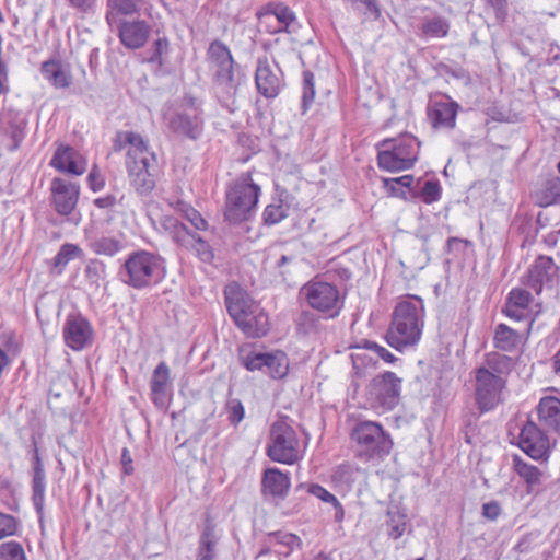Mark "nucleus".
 I'll use <instances>...</instances> for the list:
<instances>
[{"mask_svg":"<svg viewBox=\"0 0 560 560\" xmlns=\"http://www.w3.org/2000/svg\"><path fill=\"white\" fill-rule=\"evenodd\" d=\"M125 149L130 184L139 195L147 196L155 187L156 155L149 149L142 136L133 131H119L116 135L114 150Z\"/></svg>","mask_w":560,"mask_h":560,"instance_id":"f257e3e1","label":"nucleus"},{"mask_svg":"<svg viewBox=\"0 0 560 560\" xmlns=\"http://www.w3.org/2000/svg\"><path fill=\"white\" fill-rule=\"evenodd\" d=\"M424 326V305L421 298L408 295L400 300L393 313L392 324L386 334L387 343L402 351L417 345Z\"/></svg>","mask_w":560,"mask_h":560,"instance_id":"f03ea898","label":"nucleus"},{"mask_svg":"<svg viewBox=\"0 0 560 560\" xmlns=\"http://www.w3.org/2000/svg\"><path fill=\"white\" fill-rule=\"evenodd\" d=\"M166 276L165 260L159 254L139 249L130 253L119 269L120 281L136 290L159 284Z\"/></svg>","mask_w":560,"mask_h":560,"instance_id":"7ed1b4c3","label":"nucleus"},{"mask_svg":"<svg viewBox=\"0 0 560 560\" xmlns=\"http://www.w3.org/2000/svg\"><path fill=\"white\" fill-rule=\"evenodd\" d=\"M207 61L213 75L215 93L222 102L228 103L237 90L231 50L221 40H213L207 51Z\"/></svg>","mask_w":560,"mask_h":560,"instance_id":"20e7f679","label":"nucleus"},{"mask_svg":"<svg viewBox=\"0 0 560 560\" xmlns=\"http://www.w3.org/2000/svg\"><path fill=\"white\" fill-rule=\"evenodd\" d=\"M420 143L412 135L385 139L377 143V166L386 172H401L413 166Z\"/></svg>","mask_w":560,"mask_h":560,"instance_id":"39448f33","label":"nucleus"},{"mask_svg":"<svg viewBox=\"0 0 560 560\" xmlns=\"http://www.w3.org/2000/svg\"><path fill=\"white\" fill-rule=\"evenodd\" d=\"M260 187L253 183L250 173H244L226 191L225 220L240 223L248 220L256 209Z\"/></svg>","mask_w":560,"mask_h":560,"instance_id":"423d86ee","label":"nucleus"},{"mask_svg":"<svg viewBox=\"0 0 560 560\" xmlns=\"http://www.w3.org/2000/svg\"><path fill=\"white\" fill-rule=\"evenodd\" d=\"M351 442L355 455L363 462L383 458L389 454L393 442L383 428L373 421H362L351 431Z\"/></svg>","mask_w":560,"mask_h":560,"instance_id":"0eeeda50","label":"nucleus"},{"mask_svg":"<svg viewBox=\"0 0 560 560\" xmlns=\"http://www.w3.org/2000/svg\"><path fill=\"white\" fill-rule=\"evenodd\" d=\"M267 455L271 460L287 465L295 464L302 458L296 432L284 419L271 425Z\"/></svg>","mask_w":560,"mask_h":560,"instance_id":"6e6552de","label":"nucleus"},{"mask_svg":"<svg viewBox=\"0 0 560 560\" xmlns=\"http://www.w3.org/2000/svg\"><path fill=\"white\" fill-rule=\"evenodd\" d=\"M301 293L312 308L325 313L327 318L339 315L343 305L339 290L328 282L310 281L302 288Z\"/></svg>","mask_w":560,"mask_h":560,"instance_id":"1a4fd4ad","label":"nucleus"},{"mask_svg":"<svg viewBox=\"0 0 560 560\" xmlns=\"http://www.w3.org/2000/svg\"><path fill=\"white\" fill-rule=\"evenodd\" d=\"M161 225L174 242L195 254L202 261H210L213 258L209 244L196 233L190 232L176 218L165 215L161 220Z\"/></svg>","mask_w":560,"mask_h":560,"instance_id":"9d476101","label":"nucleus"},{"mask_svg":"<svg viewBox=\"0 0 560 560\" xmlns=\"http://www.w3.org/2000/svg\"><path fill=\"white\" fill-rule=\"evenodd\" d=\"M400 392L401 380L395 373L388 371L371 381L368 387V397L372 407L392 410L399 402Z\"/></svg>","mask_w":560,"mask_h":560,"instance_id":"9b49d317","label":"nucleus"},{"mask_svg":"<svg viewBox=\"0 0 560 560\" xmlns=\"http://www.w3.org/2000/svg\"><path fill=\"white\" fill-rule=\"evenodd\" d=\"M506 380L493 375L489 369H477L476 371V402L481 412L494 409L502 401V392Z\"/></svg>","mask_w":560,"mask_h":560,"instance_id":"f8f14e48","label":"nucleus"},{"mask_svg":"<svg viewBox=\"0 0 560 560\" xmlns=\"http://www.w3.org/2000/svg\"><path fill=\"white\" fill-rule=\"evenodd\" d=\"M545 430L533 421H527L518 435V446L536 460H547L550 454V440Z\"/></svg>","mask_w":560,"mask_h":560,"instance_id":"ddd939ff","label":"nucleus"},{"mask_svg":"<svg viewBox=\"0 0 560 560\" xmlns=\"http://www.w3.org/2000/svg\"><path fill=\"white\" fill-rule=\"evenodd\" d=\"M248 371L264 370L272 378H282L288 374L289 360L283 351L268 353H248L243 358Z\"/></svg>","mask_w":560,"mask_h":560,"instance_id":"4468645a","label":"nucleus"},{"mask_svg":"<svg viewBox=\"0 0 560 560\" xmlns=\"http://www.w3.org/2000/svg\"><path fill=\"white\" fill-rule=\"evenodd\" d=\"M558 280V266L552 258L539 256L528 269L525 284L539 294L545 287L552 288L557 284Z\"/></svg>","mask_w":560,"mask_h":560,"instance_id":"2eb2a0df","label":"nucleus"},{"mask_svg":"<svg viewBox=\"0 0 560 560\" xmlns=\"http://www.w3.org/2000/svg\"><path fill=\"white\" fill-rule=\"evenodd\" d=\"M52 205L60 215H69L77 207L80 186L65 178H54L50 184Z\"/></svg>","mask_w":560,"mask_h":560,"instance_id":"dca6fc26","label":"nucleus"},{"mask_svg":"<svg viewBox=\"0 0 560 560\" xmlns=\"http://www.w3.org/2000/svg\"><path fill=\"white\" fill-rule=\"evenodd\" d=\"M255 82L260 94L273 98L282 88L281 70L267 57L258 58Z\"/></svg>","mask_w":560,"mask_h":560,"instance_id":"f3484780","label":"nucleus"},{"mask_svg":"<svg viewBox=\"0 0 560 560\" xmlns=\"http://www.w3.org/2000/svg\"><path fill=\"white\" fill-rule=\"evenodd\" d=\"M225 305L230 316L235 325L243 323L248 311L255 308L258 304L244 291L240 284L232 282L224 289Z\"/></svg>","mask_w":560,"mask_h":560,"instance_id":"a211bd4d","label":"nucleus"},{"mask_svg":"<svg viewBox=\"0 0 560 560\" xmlns=\"http://www.w3.org/2000/svg\"><path fill=\"white\" fill-rule=\"evenodd\" d=\"M63 338L71 349L82 350L92 342V326L81 315H69L63 327Z\"/></svg>","mask_w":560,"mask_h":560,"instance_id":"6ab92c4d","label":"nucleus"},{"mask_svg":"<svg viewBox=\"0 0 560 560\" xmlns=\"http://www.w3.org/2000/svg\"><path fill=\"white\" fill-rule=\"evenodd\" d=\"M115 26L118 28L120 43L128 49L144 46L151 33V26L143 20H124Z\"/></svg>","mask_w":560,"mask_h":560,"instance_id":"aec40b11","label":"nucleus"},{"mask_svg":"<svg viewBox=\"0 0 560 560\" xmlns=\"http://www.w3.org/2000/svg\"><path fill=\"white\" fill-rule=\"evenodd\" d=\"M56 170L80 176L88 168L86 159L70 145H59L50 161Z\"/></svg>","mask_w":560,"mask_h":560,"instance_id":"412c9836","label":"nucleus"},{"mask_svg":"<svg viewBox=\"0 0 560 560\" xmlns=\"http://www.w3.org/2000/svg\"><path fill=\"white\" fill-rule=\"evenodd\" d=\"M459 105L445 96L441 101H434L428 108V117L434 129H453L456 125V117Z\"/></svg>","mask_w":560,"mask_h":560,"instance_id":"4be33fe9","label":"nucleus"},{"mask_svg":"<svg viewBox=\"0 0 560 560\" xmlns=\"http://www.w3.org/2000/svg\"><path fill=\"white\" fill-rule=\"evenodd\" d=\"M189 103L194 109L192 114L177 113L168 120V128L176 135L185 136L190 139H197L202 131V119L199 116L198 108L192 98Z\"/></svg>","mask_w":560,"mask_h":560,"instance_id":"5701e85b","label":"nucleus"},{"mask_svg":"<svg viewBox=\"0 0 560 560\" xmlns=\"http://www.w3.org/2000/svg\"><path fill=\"white\" fill-rule=\"evenodd\" d=\"M539 425L546 432L560 435V399L555 396L542 397L537 406Z\"/></svg>","mask_w":560,"mask_h":560,"instance_id":"b1692460","label":"nucleus"},{"mask_svg":"<svg viewBox=\"0 0 560 560\" xmlns=\"http://www.w3.org/2000/svg\"><path fill=\"white\" fill-rule=\"evenodd\" d=\"M514 471L524 480L526 483L527 492H537L544 482L547 480L548 475L546 471L539 469L525 462L521 456L514 455L512 459Z\"/></svg>","mask_w":560,"mask_h":560,"instance_id":"393cba45","label":"nucleus"},{"mask_svg":"<svg viewBox=\"0 0 560 560\" xmlns=\"http://www.w3.org/2000/svg\"><path fill=\"white\" fill-rule=\"evenodd\" d=\"M171 385V371L165 362L159 363L154 369L150 389L153 402L159 407H165L167 401L168 388Z\"/></svg>","mask_w":560,"mask_h":560,"instance_id":"a878e982","label":"nucleus"},{"mask_svg":"<svg viewBox=\"0 0 560 560\" xmlns=\"http://www.w3.org/2000/svg\"><path fill=\"white\" fill-rule=\"evenodd\" d=\"M248 312V316H245L243 323H238L236 326L249 338H259L265 336L269 330L268 314L259 306V304Z\"/></svg>","mask_w":560,"mask_h":560,"instance_id":"bb28decb","label":"nucleus"},{"mask_svg":"<svg viewBox=\"0 0 560 560\" xmlns=\"http://www.w3.org/2000/svg\"><path fill=\"white\" fill-rule=\"evenodd\" d=\"M144 0H106L105 20L110 28L120 21L121 18L138 13Z\"/></svg>","mask_w":560,"mask_h":560,"instance_id":"cd10ccee","label":"nucleus"},{"mask_svg":"<svg viewBox=\"0 0 560 560\" xmlns=\"http://www.w3.org/2000/svg\"><path fill=\"white\" fill-rule=\"evenodd\" d=\"M42 74L54 88L66 89L71 84L72 78L68 68L58 61H46L42 67Z\"/></svg>","mask_w":560,"mask_h":560,"instance_id":"c85d7f7f","label":"nucleus"},{"mask_svg":"<svg viewBox=\"0 0 560 560\" xmlns=\"http://www.w3.org/2000/svg\"><path fill=\"white\" fill-rule=\"evenodd\" d=\"M262 487L266 493L282 497L290 488V478L278 468H268L264 474Z\"/></svg>","mask_w":560,"mask_h":560,"instance_id":"c756f323","label":"nucleus"},{"mask_svg":"<svg viewBox=\"0 0 560 560\" xmlns=\"http://www.w3.org/2000/svg\"><path fill=\"white\" fill-rule=\"evenodd\" d=\"M532 302V294L524 289H513L508 296L504 313L514 319H522Z\"/></svg>","mask_w":560,"mask_h":560,"instance_id":"7c9ffc66","label":"nucleus"},{"mask_svg":"<svg viewBox=\"0 0 560 560\" xmlns=\"http://www.w3.org/2000/svg\"><path fill=\"white\" fill-rule=\"evenodd\" d=\"M276 19L278 26L273 30L275 33L287 31L288 27L295 21L294 12L282 3L270 4L265 12L260 14V19L266 21Z\"/></svg>","mask_w":560,"mask_h":560,"instance_id":"2f4dec72","label":"nucleus"},{"mask_svg":"<svg viewBox=\"0 0 560 560\" xmlns=\"http://www.w3.org/2000/svg\"><path fill=\"white\" fill-rule=\"evenodd\" d=\"M218 541L219 536L215 532V525L210 518H207L205 522L203 530L199 538L197 555L214 559L217 555L215 547Z\"/></svg>","mask_w":560,"mask_h":560,"instance_id":"473e14b6","label":"nucleus"},{"mask_svg":"<svg viewBox=\"0 0 560 560\" xmlns=\"http://www.w3.org/2000/svg\"><path fill=\"white\" fill-rule=\"evenodd\" d=\"M90 248L96 255L113 257L124 248V244L117 236L101 235L90 242Z\"/></svg>","mask_w":560,"mask_h":560,"instance_id":"72a5a7b5","label":"nucleus"},{"mask_svg":"<svg viewBox=\"0 0 560 560\" xmlns=\"http://www.w3.org/2000/svg\"><path fill=\"white\" fill-rule=\"evenodd\" d=\"M513 366L514 361L511 357L499 352H490L486 355L485 365L479 369H489L493 372V375H499L506 380Z\"/></svg>","mask_w":560,"mask_h":560,"instance_id":"f704fd0d","label":"nucleus"},{"mask_svg":"<svg viewBox=\"0 0 560 560\" xmlns=\"http://www.w3.org/2000/svg\"><path fill=\"white\" fill-rule=\"evenodd\" d=\"M520 334L505 324H499L494 331L493 343L497 349L512 351L520 342Z\"/></svg>","mask_w":560,"mask_h":560,"instance_id":"c9c22d12","label":"nucleus"},{"mask_svg":"<svg viewBox=\"0 0 560 560\" xmlns=\"http://www.w3.org/2000/svg\"><path fill=\"white\" fill-rule=\"evenodd\" d=\"M84 256L83 250L80 246L66 243L63 244L57 255L52 259V268L57 269V273H61L66 265L77 258H82Z\"/></svg>","mask_w":560,"mask_h":560,"instance_id":"e433bc0d","label":"nucleus"},{"mask_svg":"<svg viewBox=\"0 0 560 560\" xmlns=\"http://www.w3.org/2000/svg\"><path fill=\"white\" fill-rule=\"evenodd\" d=\"M306 487H307L308 493L318 498L323 502L330 503L334 506V509H335L334 517H335L336 522H341L343 520V517H345L343 508H342L341 503L338 501V499L332 493H330L328 490H326L325 488H323L322 486L316 485V483H311V485H307Z\"/></svg>","mask_w":560,"mask_h":560,"instance_id":"4c0bfd02","label":"nucleus"},{"mask_svg":"<svg viewBox=\"0 0 560 560\" xmlns=\"http://www.w3.org/2000/svg\"><path fill=\"white\" fill-rule=\"evenodd\" d=\"M450 30V23L446 19L434 16L428 19L422 24V32L430 37L442 38L445 37Z\"/></svg>","mask_w":560,"mask_h":560,"instance_id":"58836bf2","label":"nucleus"},{"mask_svg":"<svg viewBox=\"0 0 560 560\" xmlns=\"http://www.w3.org/2000/svg\"><path fill=\"white\" fill-rule=\"evenodd\" d=\"M289 207L282 200L277 203L268 205L264 211V222L268 225H273L282 221L288 215Z\"/></svg>","mask_w":560,"mask_h":560,"instance_id":"ea45409f","label":"nucleus"},{"mask_svg":"<svg viewBox=\"0 0 560 560\" xmlns=\"http://www.w3.org/2000/svg\"><path fill=\"white\" fill-rule=\"evenodd\" d=\"M388 534L394 539L399 538L404 532L406 530V515L401 514L399 511H388Z\"/></svg>","mask_w":560,"mask_h":560,"instance_id":"a19ab883","label":"nucleus"},{"mask_svg":"<svg viewBox=\"0 0 560 560\" xmlns=\"http://www.w3.org/2000/svg\"><path fill=\"white\" fill-rule=\"evenodd\" d=\"M298 330L304 335L317 331L319 318L312 312H302L296 319Z\"/></svg>","mask_w":560,"mask_h":560,"instance_id":"79ce46f5","label":"nucleus"},{"mask_svg":"<svg viewBox=\"0 0 560 560\" xmlns=\"http://www.w3.org/2000/svg\"><path fill=\"white\" fill-rule=\"evenodd\" d=\"M0 560H25L22 546L15 541L0 545Z\"/></svg>","mask_w":560,"mask_h":560,"instance_id":"37998d69","label":"nucleus"},{"mask_svg":"<svg viewBox=\"0 0 560 560\" xmlns=\"http://www.w3.org/2000/svg\"><path fill=\"white\" fill-rule=\"evenodd\" d=\"M225 410L228 415V420L234 425L238 424L243 420L245 415L244 406L242 401L237 398L229 399L226 402Z\"/></svg>","mask_w":560,"mask_h":560,"instance_id":"c03bdc74","label":"nucleus"},{"mask_svg":"<svg viewBox=\"0 0 560 560\" xmlns=\"http://www.w3.org/2000/svg\"><path fill=\"white\" fill-rule=\"evenodd\" d=\"M314 74L310 71L303 72V96L302 103L304 110L307 109L310 104L313 103L315 97V86H314Z\"/></svg>","mask_w":560,"mask_h":560,"instance_id":"a18cd8bd","label":"nucleus"},{"mask_svg":"<svg viewBox=\"0 0 560 560\" xmlns=\"http://www.w3.org/2000/svg\"><path fill=\"white\" fill-rule=\"evenodd\" d=\"M413 182V176L404 175L397 178H387L384 180L385 187L392 191L393 195L400 197L405 196V191L401 190L398 186L401 187H410Z\"/></svg>","mask_w":560,"mask_h":560,"instance_id":"49530a36","label":"nucleus"},{"mask_svg":"<svg viewBox=\"0 0 560 560\" xmlns=\"http://www.w3.org/2000/svg\"><path fill=\"white\" fill-rule=\"evenodd\" d=\"M279 545H282L288 548L287 551L279 550L280 553L289 555L294 549L299 548L301 546V539L291 533H275L271 535Z\"/></svg>","mask_w":560,"mask_h":560,"instance_id":"de8ad7c7","label":"nucleus"},{"mask_svg":"<svg viewBox=\"0 0 560 560\" xmlns=\"http://www.w3.org/2000/svg\"><path fill=\"white\" fill-rule=\"evenodd\" d=\"M423 202L430 205L441 198V186L438 180H427L421 189Z\"/></svg>","mask_w":560,"mask_h":560,"instance_id":"09e8293b","label":"nucleus"},{"mask_svg":"<svg viewBox=\"0 0 560 560\" xmlns=\"http://www.w3.org/2000/svg\"><path fill=\"white\" fill-rule=\"evenodd\" d=\"M0 348L10 355H16L20 350V342L18 337L12 332H4L0 336Z\"/></svg>","mask_w":560,"mask_h":560,"instance_id":"8fccbe9b","label":"nucleus"},{"mask_svg":"<svg viewBox=\"0 0 560 560\" xmlns=\"http://www.w3.org/2000/svg\"><path fill=\"white\" fill-rule=\"evenodd\" d=\"M18 528L16 521L13 516L0 513V539L14 535Z\"/></svg>","mask_w":560,"mask_h":560,"instance_id":"3c124183","label":"nucleus"},{"mask_svg":"<svg viewBox=\"0 0 560 560\" xmlns=\"http://www.w3.org/2000/svg\"><path fill=\"white\" fill-rule=\"evenodd\" d=\"M486 2L492 8L497 21L499 23L505 22L509 13V0H486Z\"/></svg>","mask_w":560,"mask_h":560,"instance_id":"603ef678","label":"nucleus"},{"mask_svg":"<svg viewBox=\"0 0 560 560\" xmlns=\"http://www.w3.org/2000/svg\"><path fill=\"white\" fill-rule=\"evenodd\" d=\"M88 183L93 191H100L105 186V178L100 168L94 165L88 175Z\"/></svg>","mask_w":560,"mask_h":560,"instance_id":"864d4df0","label":"nucleus"},{"mask_svg":"<svg viewBox=\"0 0 560 560\" xmlns=\"http://www.w3.org/2000/svg\"><path fill=\"white\" fill-rule=\"evenodd\" d=\"M185 217L197 230L203 231L208 228L207 221L196 209L191 207H187L185 210Z\"/></svg>","mask_w":560,"mask_h":560,"instance_id":"5fc2aeb1","label":"nucleus"},{"mask_svg":"<svg viewBox=\"0 0 560 560\" xmlns=\"http://www.w3.org/2000/svg\"><path fill=\"white\" fill-rule=\"evenodd\" d=\"M103 271L104 265L101 261L90 260L85 267V277L93 282H97Z\"/></svg>","mask_w":560,"mask_h":560,"instance_id":"6e6d98bb","label":"nucleus"},{"mask_svg":"<svg viewBox=\"0 0 560 560\" xmlns=\"http://www.w3.org/2000/svg\"><path fill=\"white\" fill-rule=\"evenodd\" d=\"M167 49L168 40L166 38L156 39L153 45V54L149 60L151 62L162 63V56L167 51Z\"/></svg>","mask_w":560,"mask_h":560,"instance_id":"4d7b16f0","label":"nucleus"},{"mask_svg":"<svg viewBox=\"0 0 560 560\" xmlns=\"http://www.w3.org/2000/svg\"><path fill=\"white\" fill-rule=\"evenodd\" d=\"M365 348L373 350L385 362L392 363L396 359L395 355L393 353H390L386 348L378 346L375 342H366Z\"/></svg>","mask_w":560,"mask_h":560,"instance_id":"13d9d810","label":"nucleus"},{"mask_svg":"<svg viewBox=\"0 0 560 560\" xmlns=\"http://www.w3.org/2000/svg\"><path fill=\"white\" fill-rule=\"evenodd\" d=\"M501 514V506L498 502L491 501L482 506V515L488 520L494 521Z\"/></svg>","mask_w":560,"mask_h":560,"instance_id":"bf43d9fd","label":"nucleus"},{"mask_svg":"<svg viewBox=\"0 0 560 560\" xmlns=\"http://www.w3.org/2000/svg\"><path fill=\"white\" fill-rule=\"evenodd\" d=\"M116 203L117 199L114 195H106L94 200V205L100 209H112Z\"/></svg>","mask_w":560,"mask_h":560,"instance_id":"052dcab7","label":"nucleus"},{"mask_svg":"<svg viewBox=\"0 0 560 560\" xmlns=\"http://www.w3.org/2000/svg\"><path fill=\"white\" fill-rule=\"evenodd\" d=\"M69 3L81 12H89L95 4V0H68Z\"/></svg>","mask_w":560,"mask_h":560,"instance_id":"680f3d73","label":"nucleus"},{"mask_svg":"<svg viewBox=\"0 0 560 560\" xmlns=\"http://www.w3.org/2000/svg\"><path fill=\"white\" fill-rule=\"evenodd\" d=\"M10 135L12 138V144L10 145V150L18 149L20 142L23 139V129L19 126H14L10 130Z\"/></svg>","mask_w":560,"mask_h":560,"instance_id":"e2e57ef3","label":"nucleus"},{"mask_svg":"<svg viewBox=\"0 0 560 560\" xmlns=\"http://www.w3.org/2000/svg\"><path fill=\"white\" fill-rule=\"evenodd\" d=\"M121 463L124 466L125 474L130 475L133 471V467H132V458H131L130 452L127 448H124V451H122Z\"/></svg>","mask_w":560,"mask_h":560,"instance_id":"0e129e2a","label":"nucleus"},{"mask_svg":"<svg viewBox=\"0 0 560 560\" xmlns=\"http://www.w3.org/2000/svg\"><path fill=\"white\" fill-rule=\"evenodd\" d=\"M359 1L366 7L369 12L373 13L376 18L380 16L381 11L378 9L376 0H359Z\"/></svg>","mask_w":560,"mask_h":560,"instance_id":"69168bd1","label":"nucleus"},{"mask_svg":"<svg viewBox=\"0 0 560 560\" xmlns=\"http://www.w3.org/2000/svg\"><path fill=\"white\" fill-rule=\"evenodd\" d=\"M21 435L27 436L32 445H35V430L32 427L21 429Z\"/></svg>","mask_w":560,"mask_h":560,"instance_id":"338daca9","label":"nucleus"},{"mask_svg":"<svg viewBox=\"0 0 560 560\" xmlns=\"http://www.w3.org/2000/svg\"><path fill=\"white\" fill-rule=\"evenodd\" d=\"M289 261H291V258L285 255H282L277 265L279 267H281V266H284L285 264H288Z\"/></svg>","mask_w":560,"mask_h":560,"instance_id":"774afa93","label":"nucleus"}]
</instances>
